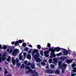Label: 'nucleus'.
Here are the masks:
<instances>
[{
	"label": "nucleus",
	"instance_id": "f257e3e1",
	"mask_svg": "<svg viewBox=\"0 0 76 76\" xmlns=\"http://www.w3.org/2000/svg\"><path fill=\"white\" fill-rule=\"evenodd\" d=\"M58 65L60 68L62 69V72L63 73L64 71V70L66 69V68L67 67V65L64 64H63L62 66V65H61V61H59L58 62Z\"/></svg>",
	"mask_w": 76,
	"mask_h": 76
},
{
	"label": "nucleus",
	"instance_id": "f03ea898",
	"mask_svg": "<svg viewBox=\"0 0 76 76\" xmlns=\"http://www.w3.org/2000/svg\"><path fill=\"white\" fill-rule=\"evenodd\" d=\"M19 52V50L18 49H15L13 50L12 55L14 56H16L17 54V53H18Z\"/></svg>",
	"mask_w": 76,
	"mask_h": 76
},
{
	"label": "nucleus",
	"instance_id": "7ed1b4c3",
	"mask_svg": "<svg viewBox=\"0 0 76 76\" xmlns=\"http://www.w3.org/2000/svg\"><path fill=\"white\" fill-rule=\"evenodd\" d=\"M12 64L13 65H14L15 64V63H18V62H19V59H18V58H16L15 60L14 58H12Z\"/></svg>",
	"mask_w": 76,
	"mask_h": 76
},
{
	"label": "nucleus",
	"instance_id": "20e7f679",
	"mask_svg": "<svg viewBox=\"0 0 76 76\" xmlns=\"http://www.w3.org/2000/svg\"><path fill=\"white\" fill-rule=\"evenodd\" d=\"M1 56V55L0 54V62H1L2 61H4V60L6 59V56L5 55H3L2 58H0Z\"/></svg>",
	"mask_w": 76,
	"mask_h": 76
},
{
	"label": "nucleus",
	"instance_id": "39448f33",
	"mask_svg": "<svg viewBox=\"0 0 76 76\" xmlns=\"http://www.w3.org/2000/svg\"><path fill=\"white\" fill-rule=\"evenodd\" d=\"M53 64L56 65L57 64V63L58 62L57 61V58H54L53 59Z\"/></svg>",
	"mask_w": 76,
	"mask_h": 76
},
{
	"label": "nucleus",
	"instance_id": "423d86ee",
	"mask_svg": "<svg viewBox=\"0 0 76 76\" xmlns=\"http://www.w3.org/2000/svg\"><path fill=\"white\" fill-rule=\"evenodd\" d=\"M35 60L36 61V62H41V59L39 58H35Z\"/></svg>",
	"mask_w": 76,
	"mask_h": 76
},
{
	"label": "nucleus",
	"instance_id": "0eeeda50",
	"mask_svg": "<svg viewBox=\"0 0 76 76\" xmlns=\"http://www.w3.org/2000/svg\"><path fill=\"white\" fill-rule=\"evenodd\" d=\"M29 71H26L27 73H30ZM30 73H31L32 74H35V73H37V72H35V71H33L32 69L30 70Z\"/></svg>",
	"mask_w": 76,
	"mask_h": 76
},
{
	"label": "nucleus",
	"instance_id": "6e6552de",
	"mask_svg": "<svg viewBox=\"0 0 76 76\" xmlns=\"http://www.w3.org/2000/svg\"><path fill=\"white\" fill-rule=\"evenodd\" d=\"M13 49H12L11 47H10L8 48V50H7V52L9 53H12V50Z\"/></svg>",
	"mask_w": 76,
	"mask_h": 76
},
{
	"label": "nucleus",
	"instance_id": "1a4fd4ad",
	"mask_svg": "<svg viewBox=\"0 0 76 76\" xmlns=\"http://www.w3.org/2000/svg\"><path fill=\"white\" fill-rule=\"evenodd\" d=\"M45 53V55L46 57H48L49 56V52L48 51H46L44 52Z\"/></svg>",
	"mask_w": 76,
	"mask_h": 76
},
{
	"label": "nucleus",
	"instance_id": "9d476101",
	"mask_svg": "<svg viewBox=\"0 0 76 76\" xmlns=\"http://www.w3.org/2000/svg\"><path fill=\"white\" fill-rule=\"evenodd\" d=\"M38 51V50L37 49V50H35L34 49L33 50V52L32 53V55L33 56H34V54L35 53H37Z\"/></svg>",
	"mask_w": 76,
	"mask_h": 76
},
{
	"label": "nucleus",
	"instance_id": "9b49d317",
	"mask_svg": "<svg viewBox=\"0 0 76 76\" xmlns=\"http://www.w3.org/2000/svg\"><path fill=\"white\" fill-rule=\"evenodd\" d=\"M48 50L49 51H51V53H53L55 52V50L52 48L49 49Z\"/></svg>",
	"mask_w": 76,
	"mask_h": 76
},
{
	"label": "nucleus",
	"instance_id": "f8f14e48",
	"mask_svg": "<svg viewBox=\"0 0 76 76\" xmlns=\"http://www.w3.org/2000/svg\"><path fill=\"white\" fill-rule=\"evenodd\" d=\"M55 50H56V51L57 52H58V51H60V50H61V48H60L59 47H56L55 48Z\"/></svg>",
	"mask_w": 76,
	"mask_h": 76
},
{
	"label": "nucleus",
	"instance_id": "ddd939ff",
	"mask_svg": "<svg viewBox=\"0 0 76 76\" xmlns=\"http://www.w3.org/2000/svg\"><path fill=\"white\" fill-rule=\"evenodd\" d=\"M22 53H21L19 55V59L20 60H22V57H23V56L22 55Z\"/></svg>",
	"mask_w": 76,
	"mask_h": 76
},
{
	"label": "nucleus",
	"instance_id": "4468645a",
	"mask_svg": "<svg viewBox=\"0 0 76 76\" xmlns=\"http://www.w3.org/2000/svg\"><path fill=\"white\" fill-rule=\"evenodd\" d=\"M72 60H69V59H66V62L68 63V64H69L71 62H72Z\"/></svg>",
	"mask_w": 76,
	"mask_h": 76
},
{
	"label": "nucleus",
	"instance_id": "2eb2a0df",
	"mask_svg": "<svg viewBox=\"0 0 76 76\" xmlns=\"http://www.w3.org/2000/svg\"><path fill=\"white\" fill-rule=\"evenodd\" d=\"M27 58L28 59H31V55L29 54H28L27 56Z\"/></svg>",
	"mask_w": 76,
	"mask_h": 76
},
{
	"label": "nucleus",
	"instance_id": "dca6fc26",
	"mask_svg": "<svg viewBox=\"0 0 76 76\" xmlns=\"http://www.w3.org/2000/svg\"><path fill=\"white\" fill-rule=\"evenodd\" d=\"M28 63V61H25L24 62V63L25 64H26V65H29V64H30V63Z\"/></svg>",
	"mask_w": 76,
	"mask_h": 76
},
{
	"label": "nucleus",
	"instance_id": "f3484780",
	"mask_svg": "<svg viewBox=\"0 0 76 76\" xmlns=\"http://www.w3.org/2000/svg\"><path fill=\"white\" fill-rule=\"evenodd\" d=\"M51 56H50V58H52V56L53 57H56V55L54 53H52L50 54Z\"/></svg>",
	"mask_w": 76,
	"mask_h": 76
},
{
	"label": "nucleus",
	"instance_id": "a211bd4d",
	"mask_svg": "<svg viewBox=\"0 0 76 76\" xmlns=\"http://www.w3.org/2000/svg\"><path fill=\"white\" fill-rule=\"evenodd\" d=\"M23 54L24 57L23 58V59H25L26 58V53L25 52H23Z\"/></svg>",
	"mask_w": 76,
	"mask_h": 76
},
{
	"label": "nucleus",
	"instance_id": "6ab92c4d",
	"mask_svg": "<svg viewBox=\"0 0 76 76\" xmlns=\"http://www.w3.org/2000/svg\"><path fill=\"white\" fill-rule=\"evenodd\" d=\"M39 56V54L38 53H37V54L35 55H34V57H38Z\"/></svg>",
	"mask_w": 76,
	"mask_h": 76
},
{
	"label": "nucleus",
	"instance_id": "aec40b11",
	"mask_svg": "<svg viewBox=\"0 0 76 76\" xmlns=\"http://www.w3.org/2000/svg\"><path fill=\"white\" fill-rule=\"evenodd\" d=\"M50 66V67L51 68V69H53V68H54V67H55V66L53 64H51Z\"/></svg>",
	"mask_w": 76,
	"mask_h": 76
},
{
	"label": "nucleus",
	"instance_id": "412c9836",
	"mask_svg": "<svg viewBox=\"0 0 76 76\" xmlns=\"http://www.w3.org/2000/svg\"><path fill=\"white\" fill-rule=\"evenodd\" d=\"M55 73L56 74H59L60 73V72L58 70H56Z\"/></svg>",
	"mask_w": 76,
	"mask_h": 76
},
{
	"label": "nucleus",
	"instance_id": "4be33fe9",
	"mask_svg": "<svg viewBox=\"0 0 76 76\" xmlns=\"http://www.w3.org/2000/svg\"><path fill=\"white\" fill-rule=\"evenodd\" d=\"M10 58H11L10 56H8V58L7 59V61H10Z\"/></svg>",
	"mask_w": 76,
	"mask_h": 76
},
{
	"label": "nucleus",
	"instance_id": "5701e85b",
	"mask_svg": "<svg viewBox=\"0 0 76 76\" xmlns=\"http://www.w3.org/2000/svg\"><path fill=\"white\" fill-rule=\"evenodd\" d=\"M68 53V51H64V55H67V54Z\"/></svg>",
	"mask_w": 76,
	"mask_h": 76
},
{
	"label": "nucleus",
	"instance_id": "b1692460",
	"mask_svg": "<svg viewBox=\"0 0 76 76\" xmlns=\"http://www.w3.org/2000/svg\"><path fill=\"white\" fill-rule=\"evenodd\" d=\"M4 71V75L5 76H6V75L7 74V70L6 69H5Z\"/></svg>",
	"mask_w": 76,
	"mask_h": 76
},
{
	"label": "nucleus",
	"instance_id": "393cba45",
	"mask_svg": "<svg viewBox=\"0 0 76 76\" xmlns=\"http://www.w3.org/2000/svg\"><path fill=\"white\" fill-rule=\"evenodd\" d=\"M24 67H25V65L23 64L21 66V69H23V68H24Z\"/></svg>",
	"mask_w": 76,
	"mask_h": 76
},
{
	"label": "nucleus",
	"instance_id": "a878e982",
	"mask_svg": "<svg viewBox=\"0 0 76 76\" xmlns=\"http://www.w3.org/2000/svg\"><path fill=\"white\" fill-rule=\"evenodd\" d=\"M6 48H7V46L4 45L2 48V49H4V50H5V49H6Z\"/></svg>",
	"mask_w": 76,
	"mask_h": 76
},
{
	"label": "nucleus",
	"instance_id": "bb28decb",
	"mask_svg": "<svg viewBox=\"0 0 76 76\" xmlns=\"http://www.w3.org/2000/svg\"><path fill=\"white\" fill-rule=\"evenodd\" d=\"M17 66H20V65H21V64H20V63L18 62V63H17Z\"/></svg>",
	"mask_w": 76,
	"mask_h": 76
},
{
	"label": "nucleus",
	"instance_id": "cd10ccee",
	"mask_svg": "<svg viewBox=\"0 0 76 76\" xmlns=\"http://www.w3.org/2000/svg\"><path fill=\"white\" fill-rule=\"evenodd\" d=\"M18 43H20H20H22V42H23V40H19L18 41Z\"/></svg>",
	"mask_w": 76,
	"mask_h": 76
},
{
	"label": "nucleus",
	"instance_id": "c85d7f7f",
	"mask_svg": "<svg viewBox=\"0 0 76 76\" xmlns=\"http://www.w3.org/2000/svg\"><path fill=\"white\" fill-rule=\"evenodd\" d=\"M61 53H60L58 54H56V56H61Z\"/></svg>",
	"mask_w": 76,
	"mask_h": 76
},
{
	"label": "nucleus",
	"instance_id": "c756f323",
	"mask_svg": "<svg viewBox=\"0 0 76 76\" xmlns=\"http://www.w3.org/2000/svg\"><path fill=\"white\" fill-rule=\"evenodd\" d=\"M37 48L38 49H40V48H41V46L39 45H37Z\"/></svg>",
	"mask_w": 76,
	"mask_h": 76
},
{
	"label": "nucleus",
	"instance_id": "7c9ffc66",
	"mask_svg": "<svg viewBox=\"0 0 76 76\" xmlns=\"http://www.w3.org/2000/svg\"><path fill=\"white\" fill-rule=\"evenodd\" d=\"M25 69H30V67H29L28 66H26L25 67Z\"/></svg>",
	"mask_w": 76,
	"mask_h": 76
},
{
	"label": "nucleus",
	"instance_id": "2f4dec72",
	"mask_svg": "<svg viewBox=\"0 0 76 76\" xmlns=\"http://www.w3.org/2000/svg\"><path fill=\"white\" fill-rule=\"evenodd\" d=\"M49 61L50 63H52V59H50L49 60Z\"/></svg>",
	"mask_w": 76,
	"mask_h": 76
},
{
	"label": "nucleus",
	"instance_id": "473e14b6",
	"mask_svg": "<svg viewBox=\"0 0 76 76\" xmlns=\"http://www.w3.org/2000/svg\"><path fill=\"white\" fill-rule=\"evenodd\" d=\"M41 64L42 66H45V64L44 62H42Z\"/></svg>",
	"mask_w": 76,
	"mask_h": 76
},
{
	"label": "nucleus",
	"instance_id": "72a5a7b5",
	"mask_svg": "<svg viewBox=\"0 0 76 76\" xmlns=\"http://www.w3.org/2000/svg\"><path fill=\"white\" fill-rule=\"evenodd\" d=\"M19 42L18 41H16L15 43V45H18L19 44Z\"/></svg>",
	"mask_w": 76,
	"mask_h": 76
},
{
	"label": "nucleus",
	"instance_id": "f704fd0d",
	"mask_svg": "<svg viewBox=\"0 0 76 76\" xmlns=\"http://www.w3.org/2000/svg\"><path fill=\"white\" fill-rule=\"evenodd\" d=\"M50 71H51V72H50V73H54V72H55L54 70H51Z\"/></svg>",
	"mask_w": 76,
	"mask_h": 76
},
{
	"label": "nucleus",
	"instance_id": "c9c22d12",
	"mask_svg": "<svg viewBox=\"0 0 76 76\" xmlns=\"http://www.w3.org/2000/svg\"><path fill=\"white\" fill-rule=\"evenodd\" d=\"M48 45V47H50V46H51V45L50 44V43H48L47 44Z\"/></svg>",
	"mask_w": 76,
	"mask_h": 76
},
{
	"label": "nucleus",
	"instance_id": "e433bc0d",
	"mask_svg": "<svg viewBox=\"0 0 76 76\" xmlns=\"http://www.w3.org/2000/svg\"><path fill=\"white\" fill-rule=\"evenodd\" d=\"M50 69L46 70V72H47V73H50Z\"/></svg>",
	"mask_w": 76,
	"mask_h": 76
},
{
	"label": "nucleus",
	"instance_id": "4c0bfd02",
	"mask_svg": "<svg viewBox=\"0 0 76 76\" xmlns=\"http://www.w3.org/2000/svg\"><path fill=\"white\" fill-rule=\"evenodd\" d=\"M75 66H76L75 64H73L72 65V67H74Z\"/></svg>",
	"mask_w": 76,
	"mask_h": 76
},
{
	"label": "nucleus",
	"instance_id": "58836bf2",
	"mask_svg": "<svg viewBox=\"0 0 76 76\" xmlns=\"http://www.w3.org/2000/svg\"><path fill=\"white\" fill-rule=\"evenodd\" d=\"M75 75H76V73H73L71 75V76H74Z\"/></svg>",
	"mask_w": 76,
	"mask_h": 76
},
{
	"label": "nucleus",
	"instance_id": "ea45409f",
	"mask_svg": "<svg viewBox=\"0 0 76 76\" xmlns=\"http://www.w3.org/2000/svg\"><path fill=\"white\" fill-rule=\"evenodd\" d=\"M25 45H26V44L25 43H23V47H25Z\"/></svg>",
	"mask_w": 76,
	"mask_h": 76
},
{
	"label": "nucleus",
	"instance_id": "a19ab883",
	"mask_svg": "<svg viewBox=\"0 0 76 76\" xmlns=\"http://www.w3.org/2000/svg\"><path fill=\"white\" fill-rule=\"evenodd\" d=\"M74 71L75 72H76V67H75L74 69Z\"/></svg>",
	"mask_w": 76,
	"mask_h": 76
},
{
	"label": "nucleus",
	"instance_id": "79ce46f5",
	"mask_svg": "<svg viewBox=\"0 0 76 76\" xmlns=\"http://www.w3.org/2000/svg\"><path fill=\"white\" fill-rule=\"evenodd\" d=\"M28 47H31V48H32V46L31 45H28Z\"/></svg>",
	"mask_w": 76,
	"mask_h": 76
},
{
	"label": "nucleus",
	"instance_id": "37998d69",
	"mask_svg": "<svg viewBox=\"0 0 76 76\" xmlns=\"http://www.w3.org/2000/svg\"><path fill=\"white\" fill-rule=\"evenodd\" d=\"M35 67V66H31V68L32 69H34V67Z\"/></svg>",
	"mask_w": 76,
	"mask_h": 76
},
{
	"label": "nucleus",
	"instance_id": "c03bdc74",
	"mask_svg": "<svg viewBox=\"0 0 76 76\" xmlns=\"http://www.w3.org/2000/svg\"><path fill=\"white\" fill-rule=\"evenodd\" d=\"M11 44H12V45H13L15 44V42H11Z\"/></svg>",
	"mask_w": 76,
	"mask_h": 76
},
{
	"label": "nucleus",
	"instance_id": "a18cd8bd",
	"mask_svg": "<svg viewBox=\"0 0 76 76\" xmlns=\"http://www.w3.org/2000/svg\"><path fill=\"white\" fill-rule=\"evenodd\" d=\"M1 48H2L1 47V45H0V49H1Z\"/></svg>",
	"mask_w": 76,
	"mask_h": 76
},
{
	"label": "nucleus",
	"instance_id": "49530a36",
	"mask_svg": "<svg viewBox=\"0 0 76 76\" xmlns=\"http://www.w3.org/2000/svg\"><path fill=\"white\" fill-rule=\"evenodd\" d=\"M44 62H46V61H47V60L45 59L44 60Z\"/></svg>",
	"mask_w": 76,
	"mask_h": 76
},
{
	"label": "nucleus",
	"instance_id": "de8ad7c7",
	"mask_svg": "<svg viewBox=\"0 0 76 76\" xmlns=\"http://www.w3.org/2000/svg\"><path fill=\"white\" fill-rule=\"evenodd\" d=\"M2 70V69H1V68L0 67V71H1Z\"/></svg>",
	"mask_w": 76,
	"mask_h": 76
},
{
	"label": "nucleus",
	"instance_id": "09e8293b",
	"mask_svg": "<svg viewBox=\"0 0 76 76\" xmlns=\"http://www.w3.org/2000/svg\"><path fill=\"white\" fill-rule=\"evenodd\" d=\"M51 70H50V71H49V73H50V72H51Z\"/></svg>",
	"mask_w": 76,
	"mask_h": 76
},
{
	"label": "nucleus",
	"instance_id": "8fccbe9b",
	"mask_svg": "<svg viewBox=\"0 0 76 76\" xmlns=\"http://www.w3.org/2000/svg\"><path fill=\"white\" fill-rule=\"evenodd\" d=\"M7 76H11V75H8Z\"/></svg>",
	"mask_w": 76,
	"mask_h": 76
},
{
	"label": "nucleus",
	"instance_id": "3c124183",
	"mask_svg": "<svg viewBox=\"0 0 76 76\" xmlns=\"http://www.w3.org/2000/svg\"><path fill=\"white\" fill-rule=\"evenodd\" d=\"M28 53H31V51H29L28 52Z\"/></svg>",
	"mask_w": 76,
	"mask_h": 76
},
{
	"label": "nucleus",
	"instance_id": "603ef678",
	"mask_svg": "<svg viewBox=\"0 0 76 76\" xmlns=\"http://www.w3.org/2000/svg\"><path fill=\"white\" fill-rule=\"evenodd\" d=\"M46 69H48V66H47L46 67Z\"/></svg>",
	"mask_w": 76,
	"mask_h": 76
},
{
	"label": "nucleus",
	"instance_id": "864d4df0",
	"mask_svg": "<svg viewBox=\"0 0 76 76\" xmlns=\"http://www.w3.org/2000/svg\"><path fill=\"white\" fill-rule=\"evenodd\" d=\"M41 54V55L42 56V54Z\"/></svg>",
	"mask_w": 76,
	"mask_h": 76
},
{
	"label": "nucleus",
	"instance_id": "5fc2aeb1",
	"mask_svg": "<svg viewBox=\"0 0 76 76\" xmlns=\"http://www.w3.org/2000/svg\"><path fill=\"white\" fill-rule=\"evenodd\" d=\"M26 49H27V50H28V48H26Z\"/></svg>",
	"mask_w": 76,
	"mask_h": 76
},
{
	"label": "nucleus",
	"instance_id": "6e6d98bb",
	"mask_svg": "<svg viewBox=\"0 0 76 76\" xmlns=\"http://www.w3.org/2000/svg\"><path fill=\"white\" fill-rule=\"evenodd\" d=\"M37 65H38V64H37Z\"/></svg>",
	"mask_w": 76,
	"mask_h": 76
}]
</instances>
